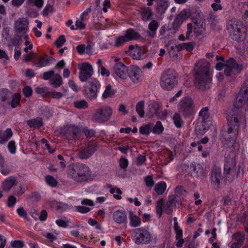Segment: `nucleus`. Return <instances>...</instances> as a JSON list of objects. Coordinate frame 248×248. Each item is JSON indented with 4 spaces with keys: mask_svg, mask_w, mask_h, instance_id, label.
Wrapping results in <instances>:
<instances>
[{
    "mask_svg": "<svg viewBox=\"0 0 248 248\" xmlns=\"http://www.w3.org/2000/svg\"><path fill=\"white\" fill-rule=\"evenodd\" d=\"M244 28L241 22L235 19L230 20L227 23V29L233 40L240 41L243 39L241 30Z\"/></svg>",
    "mask_w": 248,
    "mask_h": 248,
    "instance_id": "0eeeda50",
    "label": "nucleus"
},
{
    "mask_svg": "<svg viewBox=\"0 0 248 248\" xmlns=\"http://www.w3.org/2000/svg\"><path fill=\"white\" fill-rule=\"evenodd\" d=\"M232 242L243 245L245 240V235L239 232L235 233L232 235Z\"/></svg>",
    "mask_w": 248,
    "mask_h": 248,
    "instance_id": "f704fd0d",
    "label": "nucleus"
},
{
    "mask_svg": "<svg viewBox=\"0 0 248 248\" xmlns=\"http://www.w3.org/2000/svg\"><path fill=\"white\" fill-rule=\"evenodd\" d=\"M92 155V153H91L87 148L81 149L78 153V157L82 159H87Z\"/></svg>",
    "mask_w": 248,
    "mask_h": 248,
    "instance_id": "c9c22d12",
    "label": "nucleus"
},
{
    "mask_svg": "<svg viewBox=\"0 0 248 248\" xmlns=\"http://www.w3.org/2000/svg\"><path fill=\"white\" fill-rule=\"evenodd\" d=\"M82 132L87 138H91L94 136L95 132L93 129H89L87 127L83 128Z\"/></svg>",
    "mask_w": 248,
    "mask_h": 248,
    "instance_id": "3c124183",
    "label": "nucleus"
},
{
    "mask_svg": "<svg viewBox=\"0 0 248 248\" xmlns=\"http://www.w3.org/2000/svg\"><path fill=\"white\" fill-rule=\"evenodd\" d=\"M86 148L93 155L97 150L98 145L97 142L90 141L88 143Z\"/></svg>",
    "mask_w": 248,
    "mask_h": 248,
    "instance_id": "a18cd8bd",
    "label": "nucleus"
},
{
    "mask_svg": "<svg viewBox=\"0 0 248 248\" xmlns=\"http://www.w3.org/2000/svg\"><path fill=\"white\" fill-rule=\"evenodd\" d=\"M116 93V91L112 89V86L108 84V85L102 94V97L104 99H106L108 97H112Z\"/></svg>",
    "mask_w": 248,
    "mask_h": 248,
    "instance_id": "72a5a7b5",
    "label": "nucleus"
},
{
    "mask_svg": "<svg viewBox=\"0 0 248 248\" xmlns=\"http://www.w3.org/2000/svg\"><path fill=\"white\" fill-rule=\"evenodd\" d=\"M62 83V78L60 74H57L50 80V84L54 88H58Z\"/></svg>",
    "mask_w": 248,
    "mask_h": 248,
    "instance_id": "473e14b6",
    "label": "nucleus"
},
{
    "mask_svg": "<svg viewBox=\"0 0 248 248\" xmlns=\"http://www.w3.org/2000/svg\"><path fill=\"white\" fill-rule=\"evenodd\" d=\"M168 0H158L156 2V11L160 15L165 13L168 7Z\"/></svg>",
    "mask_w": 248,
    "mask_h": 248,
    "instance_id": "5701e85b",
    "label": "nucleus"
},
{
    "mask_svg": "<svg viewBox=\"0 0 248 248\" xmlns=\"http://www.w3.org/2000/svg\"><path fill=\"white\" fill-rule=\"evenodd\" d=\"M100 87V84L96 79H92L89 81L84 87V94L87 99L91 101L96 99Z\"/></svg>",
    "mask_w": 248,
    "mask_h": 248,
    "instance_id": "1a4fd4ad",
    "label": "nucleus"
},
{
    "mask_svg": "<svg viewBox=\"0 0 248 248\" xmlns=\"http://www.w3.org/2000/svg\"><path fill=\"white\" fill-rule=\"evenodd\" d=\"M144 102L142 100L139 101L136 105V112L140 118H143L144 116Z\"/></svg>",
    "mask_w": 248,
    "mask_h": 248,
    "instance_id": "e433bc0d",
    "label": "nucleus"
},
{
    "mask_svg": "<svg viewBox=\"0 0 248 248\" xmlns=\"http://www.w3.org/2000/svg\"><path fill=\"white\" fill-rule=\"evenodd\" d=\"M164 127L160 121H157L152 129L153 132L156 134H160L162 133Z\"/></svg>",
    "mask_w": 248,
    "mask_h": 248,
    "instance_id": "c03bdc74",
    "label": "nucleus"
},
{
    "mask_svg": "<svg viewBox=\"0 0 248 248\" xmlns=\"http://www.w3.org/2000/svg\"><path fill=\"white\" fill-rule=\"evenodd\" d=\"M194 78V85L197 89L205 91L210 88L212 78L207 64L198 63L195 65Z\"/></svg>",
    "mask_w": 248,
    "mask_h": 248,
    "instance_id": "f257e3e1",
    "label": "nucleus"
},
{
    "mask_svg": "<svg viewBox=\"0 0 248 248\" xmlns=\"http://www.w3.org/2000/svg\"><path fill=\"white\" fill-rule=\"evenodd\" d=\"M153 124H149L144 126H142L140 128L139 131L141 134L148 135L150 133L153 128Z\"/></svg>",
    "mask_w": 248,
    "mask_h": 248,
    "instance_id": "58836bf2",
    "label": "nucleus"
},
{
    "mask_svg": "<svg viewBox=\"0 0 248 248\" xmlns=\"http://www.w3.org/2000/svg\"><path fill=\"white\" fill-rule=\"evenodd\" d=\"M17 213L20 217H23L24 218L27 219L28 221L29 220L27 217V212L24 209L23 207H20L19 208H18L17 209Z\"/></svg>",
    "mask_w": 248,
    "mask_h": 248,
    "instance_id": "864d4df0",
    "label": "nucleus"
},
{
    "mask_svg": "<svg viewBox=\"0 0 248 248\" xmlns=\"http://www.w3.org/2000/svg\"><path fill=\"white\" fill-rule=\"evenodd\" d=\"M128 41V40L126 38L125 35H124V36H121L116 38L114 46H115L118 47L122 46L124 43Z\"/></svg>",
    "mask_w": 248,
    "mask_h": 248,
    "instance_id": "de8ad7c7",
    "label": "nucleus"
},
{
    "mask_svg": "<svg viewBox=\"0 0 248 248\" xmlns=\"http://www.w3.org/2000/svg\"><path fill=\"white\" fill-rule=\"evenodd\" d=\"M149 112L148 115L149 117H152L154 116H156L158 118L160 117L159 110L160 108V104L155 101L151 102L148 105Z\"/></svg>",
    "mask_w": 248,
    "mask_h": 248,
    "instance_id": "412c9836",
    "label": "nucleus"
},
{
    "mask_svg": "<svg viewBox=\"0 0 248 248\" xmlns=\"http://www.w3.org/2000/svg\"><path fill=\"white\" fill-rule=\"evenodd\" d=\"M66 40L64 35L60 36L55 42V45L57 47L60 48L65 42Z\"/></svg>",
    "mask_w": 248,
    "mask_h": 248,
    "instance_id": "603ef678",
    "label": "nucleus"
},
{
    "mask_svg": "<svg viewBox=\"0 0 248 248\" xmlns=\"http://www.w3.org/2000/svg\"><path fill=\"white\" fill-rule=\"evenodd\" d=\"M128 67H126L122 62L116 63L114 67L115 74L122 79H127V71Z\"/></svg>",
    "mask_w": 248,
    "mask_h": 248,
    "instance_id": "a211bd4d",
    "label": "nucleus"
},
{
    "mask_svg": "<svg viewBox=\"0 0 248 248\" xmlns=\"http://www.w3.org/2000/svg\"><path fill=\"white\" fill-rule=\"evenodd\" d=\"M177 83L176 73L172 69H168L162 74L160 78V86L166 90L172 89Z\"/></svg>",
    "mask_w": 248,
    "mask_h": 248,
    "instance_id": "423d86ee",
    "label": "nucleus"
},
{
    "mask_svg": "<svg viewBox=\"0 0 248 248\" xmlns=\"http://www.w3.org/2000/svg\"><path fill=\"white\" fill-rule=\"evenodd\" d=\"M224 69V74L226 76H234L238 75L242 70L243 66L236 63L233 58H229L225 63L218 62L216 64V68L217 70Z\"/></svg>",
    "mask_w": 248,
    "mask_h": 248,
    "instance_id": "39448f33",
    "label": "nucleus"
},
{
    "mask_svg": "<svg viewBox=\"0 0 248 248\" xmlns=\"http://www.w3.org/2000/svg\"><path fill=\"white\" fill-rule=\"evenodd\" d=\"M194 32L197 35H201L205 29V19L199 15L193 20Z\"/></svg>",
    "mask_w": 248,
    "mask_h": 248,
    "instance_id": "f3484780",
    "label": "nucleus"
},
{
    "mask_svg": "<svg viewBox=\"0 0 248 248\" xmlns=\"http://www.w3.org/2000/svg\"><path fill=\"white\" fill-rule=\"evenodd\" d=\"M76 210L80 213L85 214L88 213L90 211V208L82 206H77L76 207Z\"/></svg>",
    "mask_w": 248,
    "mask_h": 248,
    "instance_id": "13d9d810",
    "label": "nucleus"
},
{
    "mask_svg": "<svg viewBox=\"0 0 248 248\" xmlns=\"http://www.w3.org/2000/svg\"><path fill=\"white\" fill-rule=\"evenodd\" d=\"M23 94L26 97H29L31 96L32 93V90L31 88L29 86H25L22 90Z\"/></svg>",
    "mask_w": 248,
    "mask_h": 248,
    "instance_id": "4d7b16f0",
    "label": "nucleus"
},
{
    "mask_svg": "<svg viewBox=\"0 0 248 248\" xmlns=\"http://www.w3.org/2000/svg\"><path fill=\"white\" fill-rule=\"evenodd\" d=\"M164 206V200L163 199H160L156 202V212L159 217L162 216Z\"/></svg>",
    "mask_w": 248,
    "mask_h": 248,
    "instance_id": "79ce46f5",
    "label": "nucleus"
},
{
    "mask_svg": "<svg viewBox=\"0 0 248 248\" xmlns=\"http://www.w3.org/2000/svg\"><path fill=\"white\" fill-rule=\"evenodd\" d=\"M190 169L194 171L197 178L203 179L206 175V170L199 164L191 165Z\"/></svg>",
    "mask_w": 248,
    "mask_h": 248,
    "instance_id": "aec40b11",
    "label": "nucleus"
},
{
    "mask_svg": "<svg viewBox=\"0 0 248 248\" xmlns=\"http://www.w3.org/2000/svg\"><path fill=\"white\" fill-rule=\"evenodd\" d=\"M235 108L240 111L248 110V78L245 81L233 103Z\"/></svg>",
    "mask_w": 248,
    "mask_h": 248,
    "instance_id": "20e7f679",
    "label": "nucleus"
},
{
    "mask_svg": "<svg viewBox=\"0 0 248 248\" xmlns=\"http://www.w3.org/2000/svg\"><path fill=\"white\" fill-rule=\"evenodd\" d=\"M16 179L15 177L10 176L5 180L2 184V189L5 191L9 190L15 185Z\"/></svg>",
    "mask_w": 248,
    "mask_h": 248,
    "instance_id": "c85d7f7f",
    "label": "nucleus"
},
{
    "mask_svg": "<svg viewBox=\"0 0 248 248\" xmlns=\"http://www.w3.org/2000/svg\"><path fill=\"white\" fill-rule=\"evenodd\" d=\"M113 220L117 223L123 224L127 222L126 214L124 211L118 210L113 212Z\"/></svg>",
    "mask_w": 248,
    "mask_h": 248,
    "instance_id": "6ab92c4d",
    "label": "nucleus"
},
{
    "mask_svg": "<svg viewBox=\"0 0 248 248\" xmlns=\"http://www.w3.org/2000/svg\"><path fill=\"white\" fill-rule=\"evenodd\" d=\"M222 178L221 168L216 165L214 166L211 172V183L213 184L214 186H216L217 188H218Z\"/></svg>",
    "mask_w": 248,
    "mask_h": 248,
    "instance_id": "4468645a",
    "label": "nucleus"
},
{
    "mask_svg": "<svg viewBox=\"0 0 248 248\" xmlns=\"http://www.w3.org/2000/svg\"><path fill=\"white\" fill-rule=\"evenodd\" d=\"M140 69L135 66L128 67L127 78L128 77L134 83H138L140 81Z\"/></svg>",
    "mask_w": 248,
    "mask_h": 248,
    "instance_id": "dca6fc26",
    "label": "nucleus"
},
{
    "mask_svg": "<svg viewBox=\"0 0 248 248\" xmlns=\"http://www.w3.org/2000/svg\"><path fill=\"white\" fill-rule=\"evenodd\" d=\"M8 148L12 154H14L16 151V143L14 140L10 141L8 144Z\"/></svg>",
    "mask_w": 248,
    "mask_h": 248,
    "instance_id": "5fc2aeb1",
    "label": "nucleus"
},
{
    "mask_svg": "<svg viewBox=\"0 0 248 248\" xmlns=\"http://www.w3.org/2000/svg\"><path fill=\"white\" fill-rule=\"evenodd\" d=\"M79 78L82 82L87 81L93 74V70L92 65L89 62L79 63Z\"/></svg>",
    "mask_w": 248,
    "mask_h": 248,
    "instance_id": "ddd939ff",
    "label": "nucleus"
},
{
    "mask_svg": "<svg viewBox=\"0 0 248 248\" xmlns=\"http://www.w3.org/2000/svg\"><path fill=\"white\" fill-rule=\"evenodd\" d=\"M153 237L145 229L140 228L134 230V242L136 244H146L151 242Z\"/></svg>",
    "mask_w": 248,
    "mask_h": 248,
    "instance_id": "9d476101",
    "label": "nucleus"
},
{
    "mask_svg": "<svg viewBox=\"0 0 248 248\" xmlns=\"http://www.w3.org/2000/svg\"><path fill=\"white\" fill-rule=\"evenodd\" d=\"M29 198L33 199L36 202H38L40 200L41 196L37 192H33L29 195Z\"/></svg>",
    "mask_w": 248,
    "mask_h": 248,
    "instance_id": "338daca9",
    "label": "nucleus"
},
{
    "mask_svg": "<svg viewBox=\"0 0 248 248\" xmlns=\"http://www.w3.org/2000/svg\"><path fill=\"white\" fill-rule=\"evenodd\" d=\"M159 25L158 22L155 20H153L149 23L148 30L146 31L149 37L151 38L155 37Z\"/></svg>",
    "mask_w": 248,
    "mask_h": 248,
    "instance_id": "4be33fe9",
    "label": "nucleus"
},
{
    "mask_svg": "<svg viewBox=\"0 0 248 248\" xmlns=\"http://www.w3.org/2000/svg\"><path fill=\"white\" fill-rule=\"evenodd\" d=\"M238 114L231 112L227 116V122L229 128L226 132L222 134L221 138L229 142L233 143L238 135L239 122Z\"/></svg>",
    "mask_w": 248,
    "mask_h": 248,
    "instance_id": "7ed1b4c3",
    "label": "nucleus"
},
{
    "mask_svg": "<svg viewBox=\"0 0 248 248\" xmlns=\"http://www.w3.org/2000/svg\"><path fill=\"white\" fill-rule=\"evenodd\" d=\"M112 113V109L109 107H102L96 109L93 116V120L98 123L107 121Z\"/></svg>",
    "mask_w": 248,
    "mask_h": 248,
    "instance_id": "9b49d317",
    "label": "nucleus"
},
{
    "mask_svg": "<svg viewBox=\"0 0 248 248\" xmlns=\"http://www.w3.org/2000/svg\"><path fill=\"white\" fill-rule=\"evenodd\" d=\"M46 181L47 184L51 186H56L57 185V181L52 176L47 175L46 177Z\"/></svg>",
    "mask_w": 248,
    "mask_h": 248,
    "instance_id": "09e8293b",
    "label": "nucleus"
},
{
    "mask_svg": "<svg viewBox=\"0 0 248 248\" xmlns=\"http://www.w3.org/2000/svg\"><path fill=\"white\" fill-rule=\"evenodd\" d=\"M27 123L31 128H36L37 127H40L43 124L42 119L40 117L30 119L27 121Z\"/></svg>",
    "mask_w": 248,
    "mask_h": 248,
    "instance_id": "c756f323",
    "label": "nucleus"
},
{
    "mask_svg": "<svg viewBox=\"0 0 248 248\" xmlns=\"http://www.w3.org/2000/svg\"><path fill=\"white\" fill-rule=\"evenodd\" d=\"M180 114H180L179 113H176L174 114L173 117L174 124L177 128L182 127L184 124L183 121L182 120V118L180 115Z\"/></svg>",
    "mask_w": 248,
    "mask_h": 248,
    "instance_id": "a19ab883",
    "label": "nucleus"
},
{
    "mask_svg": "<svg viewBox=\"0 0 248 248\" xmlns=\"http://www.w3.org/2000/svg\"><path fill=\"white\" fill-rule=\"evenodd\" d=\"M119 165L123 169H126L128 165V161L127 159L124 157L121 158L120 159Z\"/></svg>",
    "mask_w": 248,
    "mask_h": 248,
    "instance_id": "bf43d9fd",
    "label": "nucleus"
},
{
    "mask_svg": "<svg viewBox=\"0 0 248 248\" xmlns=\"http://www.w3.org/2000/svg\"><path fill=\"white\" fill-rule=\"evenodd\" d=\"M144 181L146 186L148 187H152L154 185V182L152 176L151 175L147 176L144 179Z\"/></svg>",
    "mask_w": 248,
    "mask_h": 248,
    "instance_id": "6e6d98bb",
    "label": "nucleus"
},
{
    "mask_svg": "<svg viewBox=\"0 0 248 248\" xmlns=\"http://www.w3.org/2000/svg\"><path fill=\"white\" fill-rule=\"evenodd\" d=\"M53 10V6L50 4L47 5L44 8L43 11V14L44 16H47L49 12H52Z\"/></svg>",
    "mask_w": 248,
    "mask_h": 248,
    "instance_id": "774afa93",
    "label": "nucleus"
},
{
    "mask_svg": "<svg viewBox=\"0 0 248 248\" xmlns=\"http://www.w3.org/2000/svg\"><path fill=\"white\" fill-rule=\"evenodd\" d=\"M68 174L74 181L82 183L90 180L92 171L86 164L75 163L68 166Z\"/></svg>",
    "mask_w": 248,
    "mask_h": 248,
    "instance_id": "f03ea898",
    "label": "nucleus"
},
{
    "mask_svg": "<svg viewBox=\"0 0 248 248\" xmlns=\"http://www.w3.org/2000/svg\"><path fill=\"white\" fill-rule=\"evenodd\" d=\"M209 109L207 107L202 108L199 113V117L202 119L203 122H205L209 118Z\"/></svg>",
    "mask_w": 248,
    "mask_h": 248,
    "instance_id": "ea45409f",
    "label": "nucleus"
},
{
    "mask_svg": "<svg viewBox=\"0 0 248 248\" xmlns=\"http://www.w3.org/2000/svg\"><path fill=\"white\" fill-rule=\"evenodd\" d=\"M166 184L165 182H161L155 185V190L157 194L161 195L166 190Z\"/></svg>",
    "mask_w": 248,
    "mask_h": 248,
    "instance_id": "4c0bfd02",
    "label": "nucleus"
},
{
    "mask_svg": "<svg viewBox=\"0 0 248 248\" xmlns=\"http://www.w3.org/2000/svg\"><path fill=\"white\" fill-rule=\"evenodd\" d=\"M29 22L26 17H22L17 19L14 23V30L16 35L21 37L26 33L29 29Z\"/></svg>",
    "mask_w": 248,
    "mask_h": 248,
    "instance_id": "f8f14e48",
    "label": "nucleus"
},
{
    "mask_svg": "<svg viewBox=\"0 0 248 248\" xmlns=\"http://www.w3.org/2000/svg\"><path fill=\"white\" fill-rule=\"evenodd\" d=\"M129 219L130 225L133 227L139 226L141 224L140 218L132 212L129 213Z\"/></svg>",
    "mask_w": 248,
    "mask_h": 248,
    "instance_id": "2f4dec72",
    "label": "nucleus"
},
{
    "mask_svg": "<svg viewBox=\"0 0 248 248\" xmlns=\"http://www.w3.org/2000/svg\"><path fill=\"white\" fill-rule=\"evenodd\" d=\"M178 112L184 117H190L194 113L195 106L190 97L183 98L178 105Z\"/></svg>",
    "mask_w": 248,
    "mask_h": 248,
    "instance_id": "6e6552de",
    "label": "nucleus"
},
{
    "mask_svg": "<svg viewBox=\"0 0 248 248\" xmlns=\"http://www.w3.org/2000/svg\"><path fill=\"white\" fill-rule=\"evenodd\" d=\"M125 35L128 41L131 40H138L141 38L142 37L140 33L136 31L134 29L132 28L127 30L125 31Z\"/></svg>",
    "mask_w": 248,
    "mask_h": 248,
    "instance_id": "393cba45",
    "label": "nucleus"
},
{
    "mask_svg": "<svg viewBox=\"0 0 248 248\" xmlns=\"http://www.w3.org/2000/svg\"><path fill=\"white\" fill-rule=\"evenodd\" d=\"M55 60L50 56H46V58L45 59L43 57H41L38 59L37 62L35 65L39 67H42L47 66L48 64L52 63L54 62Z\"/></svg>",
    "mask_w": 248,
    "mask_h": 248,
    "instance_id": "a878e982",
    "label": "nucleus"
},
{
    "mask_svg": "<svg viewBox=\"0 0 248 248\" xmlns=\"http://www.w3.org/2000/svg\"><path fill=\"white\" fill-rule=\"evenodd\" d=\"M146 160L145 155H139L137 157V165L138 166L142 165Z\"/></svg>",
    "mask_w": 248,
    "mask_h": 248,
    "instance_id": "680f3d73",
    "label": "nucleus"
},
{
    "mask_svg": "<svg viewBox=\"0 0 248 248\" xmlns=\"http://www.w3.org/2000/svg\"><path fill=\"white\" fill-rule=\"evenodd\" d=\"M54 74V71L50 70L48 72H45L43 74V78L45 80H47L49 79Z\"/></svg>",
    "mask_w": 248,
    "mask_h": 248,
    "instance_id": "69168bd1",
    "label": "nucleus"
},
{
    "mask_svg": "<svg viewBox=\"0 0 248 248\" xmlns=\"http://www.w3.org/2000/svg\"><path fill=\"white\" fill-rule=\"evenodd\" d=\"M80 129L76 125H69L65 127L66 136L70 139L76 140L80 136Z\"/></svg>",
    "mask_w": 248,
    "mask_h": 248,
    "instance_id": "2eb2a0df",
    "label": "nucleus"
},
{
    "mask_svg": "<svg viewBox=\"0 0 248 248\" xmlns=\"http://www.w3.org/2000/svg\"><path fill=\"white\" fill-rule=\"evenodd\" d=\"M235 169L224 168V176L226 180L232 182L234 179Z\"/></svg>",
    "mask_w": 248,
    "mask_h": 248,
    "instance_id": "7c9ffc66",
    "label": "nucleus"
},
{
    "mask_svg": "<svg viewBox=\"0 0 248 248\" xmlns=\"http://www.w3.org/2000/svg\"><path fill=\"white\" fill-rule=\"evenodd\" d=\"M140 13L142 20L144 21H147L151 20L153 16V13L152 10L149 7L140 8Z\"/></svg>",
    "mask_w": 248,
    "mask_h": 248,
    "instance_id": "b1692460",
    "label": "nucleus"
},
{
    "mask_svg": "<svg viewBox=\"0 0 248 248\" xmlns=\"http://www.w3.org/2000/svg\"><path fill=\"white\" fill-rule=\"evenodd\" d=\"M12 135L13 132L9 128H7L4 132L0 130V144H4L7 142L12 137Z\"/></svg>",
    "mask_w": 248,
    "mask_h": 248,
    "instance_id": "bb28decb",
    "label": "nucleus"
},
{
    "mask_svg": "<svg viewBox=\"0 0 248 248\" xmlns=\"http://www.w3.org/2000/svg\"><path fill=\"white\" fill-rule=\"evenodd\" d=\"M20 100V95L18 93H15L12 98V100L11 103V107L13 108H15L19 105Z\"/></svg>",
    "mask_w": 248,
    "mask_h": 248,
    "instance_id": "49530a36",
    "label": "nucleus"
},
{
    "mask_svg": "<svg viewBox=\"0 0 248 248\" xmlns=\"http://www.w3.org/2000/svg\"><path fill=\"white\" fill-rule=\"evenodd\" d=\"M16 202V199L14 196H10L8 199L7 206L8 207H13Z\"/></svg>",
    "mask_w": 248,
    "mask_h": 248,
    "instance_id": "e2e57ef3",
    "label": "nucleus"
},
{
    "mask_svg": "<svg viewBox=\"0 0 248 248\" xmlns=\"http://www.w3.org/2000/svg\"><path fill=\"white\" fill-rule=\"evenodd\" d=\"M76 30H83L85 28V24L80 19H77L76 21Z\"/></svg>",
    "mask_w": 248,
    "mask_h": 248,
    "instance_id": "052dcab7",
    "label": "nucleus"
},
{
    "mask_svg": "<svg viewBox=\"0 0 248 248\" xmlns=\"http://www.w3.org/2000/svg\"><path fill=\"white\" fill-rule=\"evenodd\" d=\"M175 192L176 194L181 196L184 195L186 192V190L181 186H178L175 188Z\"/></svg>",
    "mask_w": 248,
    "mask_h": 248,
    "instance_id": "0e129e2a",
    "label": "nucleus"
},
{
    "mask_svg": "<svg viewBox=\"0 0 248 248\" xmlns=\"http://www.w3.org/2000/svg\"><path fill=\"white\" fill-rule=\"evenodd\" d=\"M74 106L78 109H83L87 108L88 104L85 100H82L78 101H75L73 103Z\"/></svg>",
    "mask_w": 248,
    "mask_h": 248,
    "instance_id": "37998d69",
    "label": "nucleus"
},
{
    "mask_svg": "<svg viewBox=\"0 0 248 248\" xmlns=\"http://www.w3.org/2000/svg\"><path fill=\"white\" fill-rule=\"evenodd\" d=\"M235 156L232 155L225 156L224 168L236 169Z\"/></svg>",
    "mask_w": 248,
    "mask_h": 248,
    "instance_id": "cd10ccee",
    "label": "nucleus"
},
{
    "mask_svg": "<svg viewBox=\"0 0 248 248\" xmlns=\"http://www.w3.org/2000/svg\"><path fill=\"white\" fill-rule=\"evenodd\" d=\"M11 246L13 248H23L24 244L22 241L14 240L11 242Z\"/></svg>",
    "mask_w": 248,
    "mask_h": 248,
    "instance_id": "8fccbe9b",
    "label": "nucleus"
}]
</instances>
